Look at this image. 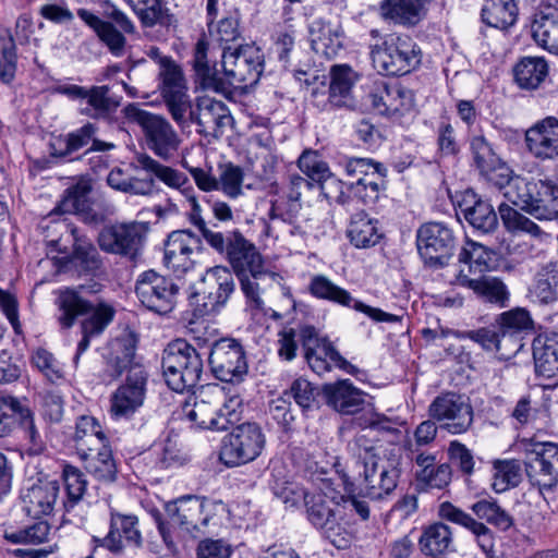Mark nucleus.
<instances>
[{
  "mask_svg": "<svg viewBox=\"0 0 558 558\" xmlns=\"http://www.w3.org/2000/svg\"><path fill=\"white\" fill-rule=\"evenodd\" d=\"M207 50L208 44L198 40L194 50L193 69L196 82L203 89L225 94L229 92V87L245 88L258 82L264 70V54L259 48L244 45L235 49H223V77L209 64Z\"/></svg>",
  "mask_w": 558,
  "mask_h": 558,
  "instance_id": "1",
  "label": "nucleus"
},
{
  "mask_svg": "<svg viewBox=\"0 0 558 558\" xmlns=\"http://www.w3.org/2000/svg\"><path fill=\"white\" fill-rule=\"evenodd\" d=\"M48 247L47 258L37 264L41 268L56 267V274L76 268L78 272H92L101 265L96 246L76 235V230L64 221H51L41 227Z\"/></svg>",
  "mask_w": 558,
  "mask_h": 558,
  "instance_id": "2",
  "label": "nucleus"
},
{
  "mask_svg": "<svg viewBox=\"0 0 558 558\" xmlns=\"http://www.w3.org/2000/svg\"><path fill=\"white\" fill-rule=\"evenodd\" d=\"M242 412L241 396L218 384L202 386L182 407V415L193 426L217 432L239 422Z\"/></svg>",
  "mask_w": 558,
  "mask_h": 558,
  "instance_id": "3",
  "label": "nucleus"
},
{
  "mask_svg": "<svg viewBox=\"0 0 558 558\" xmlns=\"http://www.w3.org/2000/svg\"><path fill=\"white\" fill-rule=\"evenodd\" d=\"M355 444L364 450L360 451L363 459V490L365 495L373 500H383L392 495L398 486L401 474L400 469V449L390 445L385 447L381 444L366 446L365 435H360Z\"/></svg>",
  "mask_w": 558,
  "mask_h": 558,
  "instance_id": "4",
  "label": "nucleus"
},
{
  "mask_svg": "<svg viewBox=\"0 0 558 558\" xmlns=\"http://www.w3.org/2000/svg\"><path fill=\"white\" fill-rule=\"evenodd\" d=\"M508 201L539 221L558 220V182L547 175L517 179Z\"/></svg>",
  "mask_w": 558,
  "mask_h": 558,
  "instance_id": "5",
  "label": "nucleus"
},
{
  "mask_svg": "<svg viewBox=\"0 0 558 558\" xmlns=\"http://www.w3.org/2000/svg\"><path fill=\"white\" fill-rule=\"evenodd\" d=\"M161 366L166 384L177 392L195 387L203 374L201 354L184 340H175L167 345Z\"/></svg>",
  "mask_w": 558,
  "mask_h": 558,
  "instance_id": "6",
  "label": "nucleus"
},
{
  "mask_svg": "<svg viewBox=\"0 0 558 558\" xmlns=\"http://www.w3.org/2000/svg\"><path fill=\"white\" fill-rule=\"evenodd\" d=\"M123 113L128 120L141 126L146 146L155 156L169 161L177 155L182 140L165 117L143 110L134 104L128 105Z\"/></svg>",
  "mask_w": 558,
  "mask_h": 558,
  "instance_id": "7",
  "label": "nucleus"
},
{
  "mask_svg": "<svg viewBox=\"0 0 558 558\" xmlns=\"http://www.w3.org/2000/svg\"><path fill=\"white\" fill-rule=\"evenodd\" d=\"M375 70L383 75H403L421 63V49L408 35H389L371 51Z\"/></svg>",
  "mask_w": 558,
  "mask_h": 558,
  "instance_id": "8",
  "label": "nucleus"
},
{
  "mask_svg": "<svg viewBox=\"0 0 558 558\" xmlns=\"http://www.w3.org/2000/svg\"><path fill=\"white\" fill-rule=\"evenodd\" d=\"M60 477H63L65 484L66 506L73 507L84 496L87 486L84 474L73 465H59L52 474L40 473V476H37V514H52L59 495Z\"/></svg>",
  "mask_w": 558,
  "mask_h": 558,
  "instance_id": "9",
  "label": "nucleus"
},
{
  "mask_svg": "<svg viewBox=\"0 0 558 558\" xmlns=\"http://www.w3.org/2000/svg\"><path fill=\"white\" fill-rule=\"evenodd\" d=\"M234 251L230 256V264L240 281L241 290L246 299L247 306L262 312L265 302L262 298L266 281L275 279L276 274L265 268L263 257L256 250L246 251V254Z\"/></svg>",
  "mask_w": 558,
  "mask_h": 558,
  "instance_id": "10",
  "label": "nucleus"
},
{
  "mask_svg": "<svg viewBox=\"0 0 558 558\" xmlns=\"http://www.w3.org/2000/svg\"><path fill=\"white\" fill-rule=\"evenodd\" d=\"M266 436L256 423H243L225 436L220 461L227 466H239L257 459L263 452Z\"/></svg>",
  "mask_w": 558,
  "mask_h": 558,
  "instance_id": "11",
  "label": "nucleus"
},
{
  "mask_svg": "<svg viewBox=\"0 0 558 558\" xmlns=\"http://www.w3.org/2000/svg\"><path fill=\"white\" fill-rule=\"evenodd\" d=\"M304 359L311 369L317 375H324L333 367L348 374H355L357 368L347 361L335 348L332 342L319 333L313 326H304L299 331Z\"/></svg>",
  "mask_w": 558,
  "mask_h": 558,
  "instance_id": "12",
  "label": "nucleus"
},
{
  "mask_svg": "<svg viewBox=\"0 0 558 558\" xmlns=\"http://www.w3.org/2000/svg\"><path fill=\"white\" fill-rule=\"evenodd\" d=\"M234 287L233 276L227 267L216 266L208 269L191 296V303L195 305V315L217 313L227 303Z\"/></svg>",
  "mask_w": 558,
  "mask_h": 558,
  "instance_id": "13",
  "label": "nucleus"
},
{
  "mask_svg": "<svg viewBox=\"0 0 558 558\" xmlns=\"http://www.w3.org/2000/svg\"><path fill=\"white\" fill-rule=\"evenodd\" d=\"M77 15L97 34L112 56L120 58L125 54L128 41L123 33L134 34L135 25L123 11L116 5H109L106 10V16L112 20L121 31L86 9H78Z\"/></svg>",
  "mask_w": 558,
  "mask_h": 558,
  "instance_id": "14",
  "label": "nucleus"
},
{
  "mask_svg": "<svg viewBox=\"0 0 558 558\" xmlns=\"http://www.w3.org/2000/svg\"><path fill=\"white\" fill-rule=\"evenodd\" d=\"M157 78L158 88L171 118L179 126H186L191 97L182 68L175 61H165Z\"/></svg>",
  "mask_w": 558,
  "mask_h": 558,
  "instance_id": "15",
  "label": "nucleus"
},
{
  "mask_svg": "<svg viewBox=\"0 0 558 558\" xmlns=\"http://www.w3.org/2000/svg\"><path fill=\"white\" fill-rule=\"evenodd\" d=\"M216 505L195 496H184L166 506V511L174 524L197 536L206 533L213 520Z\"/></svg>",
  "mask_w": 558,
  "mask_h": 558,
  "instance_id": "16",
  "label": "nucleus"
},
{
  "mask_svg": "<svg viewBox=\"0 0 558 558\" xmlns=\"http://www.w3.org/2000/svg\"><path fill=\"white\" fill-rule=\"evenodd\" d=\"M135 292L148 310L167 314L175 306L179 288L171 279L148 270L138 277Z\"/></svg>",
  "mask_w": 558,
  "mask_h": 558,
  "instance_id": "17",
  "label": "nucleus"
},
{
  "mask_svg": "<svg viewBox=\"0 0 558 558\" xmlns=\"http://www.w3.org/2000/svg\"><path fill=\"white\" fill-rule=\"evenodd\" d=\"M429 416L451 434L466 432L473 422V409L468 399L454 392L436 397L428 407Z\"/></svg>",
  "mask_w": 558,
  "mask_h": 558,
  "instance_id": "18",
  "label": "nucleus"
},
{
  "mask_svg": "<svg viewBox=\"0 0 558 558\" xmlns=\"http://www.w3.org/2000/svg\"><path fill=\"white\" fill-rule=\"evenodd\" d=\"M209 365L221 381H241L247 373V362L243 347L235 339L222 338L211 345Z\"/></svg>",
  "mask_w": 558,
  "mask_h": 558,
  "instance_id": "19",
  "label": "nucleus"
},
{
  "mask_svg": "<svg viewBox=\"0 0 558 558\" xmlns=\"http://www.w3.org/2000/svg\"><path fill=\"white\" fill-rule=\"evenodd\" d=\"M526 474L532 485L543 493L558 484V445L536 442L526 450Z\"/></svg>",
  "mask_w": 558,
  "mask_h": 558,
  "instance_id": "20",
  "label": "nucleus"
},
{
  "mask_svg": "<svg viewBox=\"0 0 558 558\" xmlns=\"http://www.w3.org/2000/svg\"><path fill=\"white\" fill-rule=\"evenodd\" d=\"M147 232L145 222L132 221L105 227L98 234L99 247L110 254L134 258Z\"/></svg>",
  "mask_w": 558,
  "mask_h": 558,
  "instance_id": "21",
  "label": "nucleus"
},
{
  "mask_svg": "<svg viewBox=\"0 0 558 558\" xmlns=\"http://www.w3.org/2000/svg\"><path fill=\"white\" fill-rule=\"evenodd\" d=\"M310 291L317 299L327 300L341 306L352 307L357 312L364 313L377 323H397L400 320V317L395 314L384 312L380 308L372 307L355 300L349 291L337 286L323 275H316L312 278Z\"/></svg>",
  "mask_w": 558,
  "mask_h": 558,
  "instance_id": "22",
  "label": "nucleus"
},
{
  "mask_svg": "<svg viewBox=\"0 0 558 558\" xmlns=\"http://www.w3.org/2000/svg\"><path fill=\"white\" fill-rule=\"evenodd\" d=\"M416 245L425 264L442 266L452 255L453 235L442 223H425L417 230Z\"/></svg>",
  "mask_w": 558,
  "mask_h": 558,
  "instance_id": "23",
  "label": "nucleus"
},
{
  "mask_svg": "<svg viewBox=\"0 0 558 558\" xmlns=\"http://www.w3.org/2000/svg\"><path fill=\"white\" fill-rule=\"evenodd\" d=\"M201 247V240L189 230H177L169 234L165 243V266L181 276L193 268V256Z\"/></svg>",
  "mask_w": 558,
  "mask_h": 558,
  "instance_id": "24",
  "label": "nucleus"
},
{
  "mask_svg": "<svg viewBox=\"0 0 558 558\" xmlns=\"http://www.w3.org/2000/svg\"><path fill=\"white\" fill-rule=\"evenodd\" d=\"M92 182L89 179L82 178L74 185L65 191V195L60 203L59 209L62 213H70L92 226H97L105 221L106 215L100 206L90 199Z\"/></svg>",
  "mask_w": 558,
  "mask_h": 558,
  "instance_id": "25",
  "label": "nucleus"
},
{
  "mask_svg": "<svg viewBox=\"0 0 558 558\" xmlns=\"http://www.w3.org/2000/svg\"><path fill=\"white\" fill-rule=\"evenodd\" d=\"M525 146L536 159L546 161L558 158V119L546 117L525 131Z\"/></svg>",
  "mask_w": 558,
  "mask_h": 558,
  "instance_id": "26",
  "label": "nucleus"
},
{
  "mask_svg": "<svg viewBox=\"0 0 558 558\" xmlns=\"http://www.w3.org/2000/svg\"><path fill=\"white\" fill-rule=\"evenodd\" d=\"M146 376L134 369L111 397L110 413L116 418L131 417L144 403Z\"/></svg>",
  "mask_w": 558,
  "mask_h": 558,
  "instance_id": "27",
  "label": "nucleus"
},
{
  "mask_svg": "<svg viewBox=\"0 0 558 558\" xmlns=\"http://www.w3.org/2000/svg\"><path fill=\"white\" fill-rule=\"evenodd\" d=\"M142 534L135 515L111 511L110 529L104 538V546L112 553L121 551L125 546H140Z\"/></svg>",
  "mask_w": 558,
  "mask_h": 558,
  "instance_id": "28",
  "label": "nucleus"
},
{
  "mask_svg": "<svg viewBox=\"0 0 558 558\" xmlns=\"http://www.w3.org/2000/svg\"><path fill=\"white\" fill-rule=\"evenodd\" d=\"M29 429V438H35L33 412L26 397H14L11 395L0 397V437L8 436L15 424Z\"/></svg>",
  "mask_w": 558,
  "mask_h": 558,
  "instance_id": "29",
  "label": "nucleus"
},
{
  "mask_svg": "<svg viewBox=\"0 0 558 558\" xmlns=\"http://www.w3.org/2000/svg\"><path fill=\"white\" fill-rule=\"evenodd\" d=\"M191 122L202 128V132H218L226 126L230 120L228 107L220 100L204 96L197 98L196 108L187 111Z\"/></svg>",
  "mask_w": 558,
  "mask_h": 558,
  "instance_id": "30",
  "label": "nucleus"
},
{
  "mask_svg": "<svg viewBox=\"0 0 558 558\" xmlns=\"http://www.w3.org/2000/svg\"><path fill=\"white\" fill-rule=\"evenodd\" d=\"M322 391L327 404L342 414H354L364 404V393L349 379L326 384Z\"/></svg>",
  "mask_w": 558,
  "mask_h": 558,
  "instance_id": "31",
  "label": "nucleus"
},
{
  "mask_svg": "<svg viewBox=\"0 0 558 558\" xmlns=\"http://www.w3.org/2000/svg\"><path fill=\"white\" fill-rule=\"evenodd\" d=\"M371 101L378 113L389 117L410 112L414 106L412 92L399 84L387 85L380 92L372 94Z\"/></svg>",
  "mask_w": 558,
  "mask_h": 558,
  "instance_id": "32",
  "label": "nucleus"
},
{
  "mask_svg": "<svg viewBox=\"0 0 558 558\" xmlns=\"http://www.w3.org/2000/svg\"><path fill=\"white\" fill-rule=\"evenodd\" d=\"M533 357L537 376L558 383V332L538 335L533 341Z\"/></svg>",
  "mask_w": 558,
  "mask_h": 558,
  "instance_id": "33",
  "label": "nucleus"
},
{
  "mask_svg": "<svg viewBox=\"0 0 558 558\" xmlns=\"http://www.w3.org/2000/svg\"><path fill=\"white\" fill-rule=\"evenodd\" d=\"M135 348V340L131 335L116 338L109 342L105 359L106 372L110 377L117 378L126 369H130L131 373L134 369H140L138 367H132Z\"/></svg>",
  "mask_w": 558,
  "mask_h": 558,
  "instance_id": "34",
  "label": "nucleus"
},
{
  "mask_svg": "<svg viewBox=\"0 0 558 558\" xmlns=\"http://www.w3.org/2000/svg\"><path fill=\"white\" fill-rule=\"evenodd\" d=\"M313 50L326 58L335 57L342 48V32L338 24L324 20H314L310 26Z\"/></svg>",
  "mask_w": 558,
  "mask_h": 558,
  "instance_id": "35",
  "label": "nucleus"
},
{
  "mask_svg": "<svg viewBox=\"0 0 558 558\" xmlns=\"http://www.w3.org/2000/svg\"><path fill=\"white\" fill-rule=\"evenodd\" d=\"M429 0H384L381 14L396 24L411 26L424 16Z\"/></svg>",
  "mask_w": 558,
  "mask_h": 558,
  "instance_id": "36",
  "label": "nucleus"
},
{
  "mask_svg": "<svg viewBox=\"0 0 558 558\" xmlns=\"http://www.w3.org/2000/svg\"><path fill=\"white\" fill-rule=\"evenodd\" d=\"M347 235L357 248L374 246L381 238L378 221L364 211L351 216Z\"/></svg>",
  "mask_w": 558,
  "mask_h": 558,
  "instance_id": "37",
  "label": "nucleus"
},
{
  "mask_svg": "<svg viewBox=\"0 0 558 558\" xmlns=\"http://www.w3.org/2000/svg\"><path fill=\"white\" fill-rule=\"evenodd\" d=\"M460 284L472 289L478 296L489 303L505 307L509 300V292L506 284L495 277H483L481 279H469L464 270L461 269L457 276Z\"/></svg>",
  "mask_w": 558,
  "mask_h": 558,
  "instance_id": "38",
  "label": "nucleus"
},
{
  "mask_svg": "<svg viewBox=\"0 0 558 558\" xmlns=\"http://www.w3.org/2000/svg\"><path fill=\"white\" fill-rule=\"evenodd\" d=\"M421 550L425 555L436 556L454 551V539L451 529L442 522L424 527L418 539Z\"/></svg>",
  "mask_w": 558,
  "mask_h": 558,
  "instance_id": "39",
  "label": "nucleus"
},
{
  "mask_svg": "<svg viewBox=\"0 0 558 558\" xmlns=\"http://www.w3.org/2000/svg\"><path fill=\"white\" fill-rule=\"evenodd\" d=\"M74 441L80 457H86L106 444V436L99 422L89 415L78 417L75 426Z\"/></svg>",
  "mask_w": 558,
  "mask_h": 558,
  "instance_id": "40",
  "label": "nucleus"
},
{
  "mask_svg": "<svg viewBox=\"0 0 558 558\" xmlns=\"http://www.w3.org/2000/svg\"><path fill=\"white\" fill-rule=\"evenodd\" d=\"M136 162L141 169L154 174L167 186L179 190L183 195L187 187H193L189 178L183 172L160 163L147 154L138 155L136 157Z\"/></svg>",
  "mask_w": 558,
  "mask_h": 558,
  "instance_id": "41",
  "label": "nucleus"
},
{
  "mask_svg": "<svg viewBox=\"0 0 558 558\" xmlns=\"http://www.w3.org/2000/svg\"><path fill=\"white\" fill-rule=\"evenodd\" d=\"M513 72L521 88L536 89L548 75V64L543 57H524L515 64Z\"/></svg>",
  "mask_w": 558,
  "mask_h": 558,
  "instance_id": "42",
  "label": "nucleus"
},
{
  "mask_svg": "<svg viewBox=\"0 0 558 558\" xmlns=\"http://www.w3.org/2000/svg\"><path fill=\"white\" fill-rule=\"evenodd\" d=\"M85 462V469L97 481L111 483L117 477V465L110 447L105 444L99 449L88 451L86 457H81Z\"/></svg>",
  "mask_w": 558,
  "mask_h": 558,
  "instance_id": "43",
  "label": "nucleus"
},
{
  "mask_svg": "<svg viewBox=\"0 0 558 558\" xmlns=\"http://www.w3.org/2000/svg\"><path fill=\"white\" fill-rule=\"evenodd\" d=\"M355 81L353 70L345 65H335L331 69L329 102L333 107H349L352 104L351 88Z\"/></svg>",
  "mask_w": 558,
  "mask_h": 558,
  "instance_id": "44",
  "label": "nucleus"
},
{
  "mask_svg": "<svg viewBox=\"0 0 558 558\" xmlns=\"http://www.w3.org/2000/svg\"><path fill=\"white\" fill-rule=\"evenodd\" d=\"M482 19L484 23L492 27L506 29L517 22V1L486 0L482 8Z\"/></svg>",
  "mask_w": 558,
  "mask_h": 558,
  "instance_id": "45",
  "label": "nucleus"
},
{
  "mask_svg": "<svg viewBox=\"0 0 558 558\" xmlns=\"http://www.w3.org/2000/svg\"><path fill=\"white\" fill-rule=\"evenodd\" d=\"M57 304L61 312L59 320L64 328L72 327L78 316L87 315L92 308L77 290L70 288L59 291Z\"/></svg>",
  "mask_w": 558,
  "mask_h": 558,
  "instance_id": "46",
  "label": "nucleus"
},
{
  "mask_svg": "<svg viewBox=\"0 0 558 558\" xmlns=\"http://www.w3.org/2000/svg\"><path fill=\"white\" fill-rule=\"evenodd\" d=\"M199 231L214 250L227 255L229 262L231 253L234 251L241 252L239 255H244L246 251L256 250L255 245L248 242L239 231H232L223 235L221 232L210 230L207 226Z\"/></svg>",
  "mask_w": 558,
  "mask_h": 558,
  "instance_id": "47",
  "label": "nucleus"
},
{
  "mask_svg": "<svg viewBox=\"0 0 558 558\" xmlns=\"http://www.w3.org/2000/svg\"><path fill=\"white\" fill-rule=\"evenodd\" d=\"M119 102L109 97V87L93 86L86 88V95L80 107L81 113L94 119L104 118L114 110Z\"/></svg>",
  "mask_w": 558,
  "mask_h": 558,
  "instance_id": "48",
  "label": "nucleus"
},
{
  "mask_svg": "<svg viewBox=\"0 0 558 558\" xmlns=\"http://www.w3.org/2000/svg\"><path fill=\"white\" fill-rule=\"evenodd\" d=\"M534 41L550 53L558 56V14H542L531 25Z\"/></svg>",
  "mask_w": 558,
  "mask_h": 558,
  "instance_id": "49",
  "label": "nucleus"
},
{
  "mask_svg": "<svg viewBox=\"0 0 558 558\" xmlns=\"http://www.w3.org/2000/svg\"><path fill=\"white\" fill-rule=\"evenodd\" d=\"M218 3L219 0H206L209 32L217 41L231 43L240 35L238 15L236 13H231L213 26L214 20L218 16Z\"/></svg>",
  "mask_w": 558,
  "mask_h": 558,
  "instance_id": "50",
  "label": "nucleus"
},
{
  "mask_svg": "<svg viewBox=\"0 0 558 558\" xmlns=\"http://www.w3.org/2000/svg\"><path fill=\"white\" fill-rule=\"evenodd\" d=\"M465 220L476 230L487 233L497 227L498 219L493 206L483 199L461 208Z\"/></svg>",
  "mask_w": 558,
  "mask_h": 558,
  "instance_id": "51",
  "label": "nucleus"
},
{
  "mask_svg": "<svg viewBox=\"0 0 558 558\" xmlns=\"http://www.w3.org/2000/svg\"><path fill=\"white\" fill-rule=\"evenodd\" d=\"M95 133V124L86 123L65 137H56L51 143L52 155L65 156L85 147L93 140Z\"/></svg>",
  "mask_w": 558,
  "mask_h": 558,
  "instance_id": "52",
  "label": "nucleus"
},
{
  "mask_svg": "<svg viewBox=\"0 0 558 558\" xmlns=\"http://www.w3.org/2000/svg\"><path fill=\"white\" fill-rule=\"evenodd\" d=\"M470 146L474 165L482 175L490 173L496 167L500 168V157L483 135L473 136Z\"/></svg>",
  "mask_w": 558,
  "mask_h": 558,
  "instance_id": "53",
  "label": "nucleus"
},
{
  "mask_svg": "<svg viewBox=\"0 0 558 558\" xmlns=\"http://www.w3.org/2000/svg\"><path fill=\"white\" fill-rule=\"evenodd\" d=\"M304 499L307 509V519L318 530L326 526L335 517L341 515L340 506L337 505L336 508H330L320 494H306Z\"/></svg>",
  "mask_w": 558,
  "mask_h": 558,
  "instance_id": "54",
  "label": "nucleus"
},
{
  "mask_svg": "<svg viewBox=\"0 0 558 558\" xmlns=\"http://www.w3.org/2000/svg\"><path fill=\"white\" fill-rule=\"evenodd\" d=\"M499 215L505 228L510 232H525L533 236H541V227L507 204L499 205Z\"/></svg>",
  "mask_w": 558,
  "mask_h": 558,
  "instance_id": "55",
  "label": "nucleus"
},
{
  "mask_svg": "<svg viewBox=\"0 0 558 558\" xmlns=\"http://www.w3.org/2000/svg\"><path fill=\"white\" fill-rule=\"evenodd\" d=\"M531 295L542 304H548L558 299V269H545L538 274L531 289Z\"/></svg>",
  "mask_w": 558,
  "mask_h": 558,
  "instance_id": "56",
  "label": "nucleus"
},
{
  "mask_svg": "<svg viewBox=\"0 0 558 558\" xmlns=\"http://www.w3.org/2000/svg\"><path fill=\"white\" fill-rule=\"evenodd\" d=\"M471 509L478 519L486 520L502 531L508 530L512 525L510 514L495 501L480 500L473 504Z\"/></svg>",
  "mask_w": 558,
  "mask_h": 558,
  "instance_id": "57",
  "label": "nucleus"
},
{
  "mask_svg": "<svg viewBox=\"0 0 558 558\" xmlns=\"http://www.w3.org/2000/svg\"><path fill=\"white\" fill-rule=\"evenodd\" d=\"M89 316L82 323V332L87 335H100L114 317V310L107 303H98L96 306L92 305Z\"/></svg>",
  "mask_w": 558,
  "mask_h": 558,
  "instance_id": "58",
  "label": "nucleus"
},
{
  "mask_svg": "<svg viewBox=\"0 0 558 558\" xmlns=\"http://www.w3.org/2000/svg\"><path fill=\"white\" fill-rule=\"evenodd\" d=\"M244 173L239 166L227 163L220 168L219 190L229 198H238L243 194Z\"/></svg>",
  "mask_w": 558,
  "mask_h": 558,
  "instance_id": "59",
  "label": "nucleus"
},
{
  "mask_svg": "<svg viewBox=\"0 0 558 558\" xmlns=\"http://www.w3.org/2000/svg\"><path fill=\"white\" fill-rule=\"evenodd\" d=\"M144 27L155 26L165 13L162 0H125Z\"/></svg>",
  "mask_w": 558,
  "mask_h": 558,
  "instance_id": "60",
  "label": "nucleus"
},
{
  "mask_svg": "<svg viewBox=\"0 0 558 558\" xmlns=\"http://www.w3.org/2000/svg\"><path fill=\"white\" fill-rule=\"evenodd\" d=\"M344 171L350 177L384 179L386 168L371 158H349L343 163Z\"/></svg>",
  "mask_w": 558,
  "mask_h": 558,
  "instance_id": "61",
  "label": "nucleus"
},
{
  "mask_svg": "<svg viewBox=\"0 0 558 558\" xmlns=\"http://www.w3.org/2000/svg\"><path fill=\"white\" fill-rule=\"evenodd\" d=\"M520 482V469L513 461H500L494 465L492 487L496 493L506 492Z\"/></svg>",
  "mask_w": 558,
  "mask_h": 558,
  "instance_id": "62",
  "label": "nucleus"
},
{
  "mask_svg": "<svg viewBox=\"0 0 558 558\" xmlns=\"http://www.w3.org/2000/svg\"><path fill=\"white\" fill-rule=\"evenodd\" d=\"M498 323L502 329V338L506 333H518L532 329L533 320L529 312L518 307L500 314Z\"/></svg>",
  "mask_w": 558,
  "mask_h": 558,
  "instance_id": "63",
  "label": "nucleus"
},
{
  "mask_svg": "<svg viewBox=\"0 0 558 558\" xmlns=\"http://www.w3.org/2000/svg\"><path fill=\"white\" fill-rule=\"evenodd\" d=\"M298 165L300 170L315 182L320 183L331 179L328 165L315 151H304L300 156Z\"/></svg>",
  "mask_w": 558,
  "mask_h": 558,
  "instance_id": "64",
  "label": "nucleus"
}]
</instances>
